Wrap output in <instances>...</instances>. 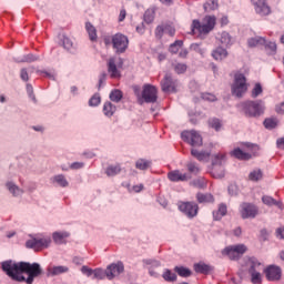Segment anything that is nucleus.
Returning <instances> with one entry per match:
<instances>
[{"mask_svg": "<svg viewBox=\"0 0 284 284\" xmlns=\"http://www.w3.org/2000/svg\"><path fill=\"white\" fill-rule=\"evenodd\" d=\"M1 270L11 278L18 283L32 284L34 278L43 274V268L39 263L29 262H16L8 260L1 263Z\"/></svg>", "mask_w": 284, "mask_h": 284, "instance_id": "obj_1", "label": "nucleus"}, {"mask_svg": "<svg viewBox=\"0 0 284 284\" xmlns=\"http://www.w3.org/2000/svg\"><path fill=\"white\" fill-rule=\"evenodd\" d=\"M214 26H216V17L206 16L203 20V23L199 20H193L192 23V32L193 34H210L212 30H214Z\"/></svg>", "mask_w": 284, "mask_h": 284, "instance_id": "obj_2", "label": "nucleus"}, {"mask_svg": "<svg viewBox=\"0 0 284 284\" xmlns=\"http://www.w3.org/2000/svg\"><path fill=\"white\" fill-rule=\"evenodd\" d=\"M50 243H52V237L38 234L36 236H31V239L26 242V247L34 250V252H41V250L50 247Z\"/></svg>", "mask_w": 284, "mask_h": 284, "instance_id": "obj_3", "label": "nucleus"}, {"mask_svg": "<svg viewBox=\"0 0 284 284\" xmlns=\"http://www.w3.org/2000/svg\"><path fill=\"white\" fill-rule=\"evenodd\" d=\"M231 92L233 97L241 99L245 92H247V79L245 74L237 72L234 74V80L231 85Z\"/></svg>", "mask_w": 284, "mask_h": 284, "instance_id": "obj_4", "label": "nucleus"}, {"mask_svg": "<svg viewBox=\"0 0 284 284\" xmlns=\"http://www.w3.org/2000/svg\"><path fill=\"white\" fill-rule=\"evenodd\" d=\"M256 152H258V145L246 143L243 149L233 150L232 155L240 161H250V159L256 156Z\"/></svg>", "mask_w": 284, "mask_h": 284, "instance_id": "obj_5", "label": "nucleus"}, {"mask_svg": "<svg viewBox=\"0 0 284 284\" xmlns=\"http://www.w3.org/2000/svg\"><path fill=\"white\" fill-rule=\"evenodd\" d=\"M246 267L248 268V274L251 275V282L253 284L262 283L261 270L263 265L256 260V257H247Z\"/></svg>", "mask_w": 284, "mask_h": 284, "instance_id": "obj_6", "label": "nucleus"}, {"mask_svg": "<svg viewBox=\"0 0 284 284\" xmlns=\"http://www.w3.org/2000/svg\"><path fill=\"white\" fill-rule=\"evenodd\" d=\"M245 116H261L265 106L262 101H246L241 104Z\"/></svg>", "mask_w": 284, "mask_h": 284, "instance_id": "obj_7", "label": "nucleus"}, {"mask_svg": "<svg viewBox=\"0 0 284 284\" xmlns=\"http://www.w3.org/2000/svg\"><path fill=\"white\" fill-rule=\"evenodd\" d=\"M247 252V246L245 244H236L227 246L222 251L224 256H229L231 261H239L243 254Z\"/></svg>", "mask_w": 284, "mask_h": 284, "instance_id": "obj_8", "label": "nucleus"}, {"mask_svg": "<svg viewBox=\"0 0 284 284\" xmlns=\"http://www.w3.org/2000/svg\"><path fill=\"white\" fill-rule=\"evenodd\" d=\"M223 161H225V155L215 154L212 160V171L211 174L214 179H223L225 176V169H223Z\"/></svg>", "mask_w": 284, "mask_h": 284, "instance_id": "obj_9", "label": "nucleus"}, {"mask_svg": "<svg viewBox=\"0 0 284 284\" xmlns=\"http://www.w3.org/2000/svg\"><path fill=\"white\" fill-rule=\"evenodd\" d=\"M183 141L192 145V148H201L203 145V136H201L200 132L194 130L192 131H183L181 134Z\"/></svg>", "mask_w": 284, "mask_h": 284, "instance_id": "obj_10", "label": "nucleus"}, {"mask_svg": "<svg viewBox=\"0 0 284 284\" xmlns=\"http://www.w3.org/2000/svg\"><path fill=\"white\" fill-rule=\"evenodd\" d=\"M129 43H130V40H128V37L121 33H116L112 37L113 49L118 54H123V52L128 50Z\"/></svg>", "mask_w": 284, "mask_h": 284, "instance_id": "obj_11", "label": "nucleus"}, {"mask_svg": "<svg viewBox=\"0 0 284 284\" xmlns=\"http://www.w3.org/2000/svg\"><path fill=\"white\" fill-rule=\"evenodd\" d=\"M179 210L189 219H194L199 214V204L194 202H180Z\"/></svg>", "mask_w": 284, "mask_h": 284, "instance_id": "obj_12", "label": "nucleus"}, {"mask_svg": "<svg viewBox=\"0 0 284 284\" xmlns=\"http://www.w3.org/2000/svg\"><path fill=\"white\" fill-rule=\"evenodd\" d=\"M256 14L260 17H267L272 14V8L267 4V0H251Z\"/></svg>", "mask_w": 284, "mask_h": 284, "instance_id": "obj_13", "label": "nucleus"}, {"mask_svg": "<svg viewBox=\"0 0 284 284\" xmlns=\"http://www.w3.org/2000/svg\"><path fill=\"white\" fill-rule=\"evenodd\" d=\"M158 90L156 87L152 84H145L142 91V98L144 99L145 103H156L158 99Z\"/></svg>", "mask_w": 284, "mask_h": 284, "instance_id": "obj_14", "label": "nucleus"}, {"mask_svg": "<svg viewBox=\"0 0 284 284\" xmlns=\"http://www.w3.org/2000/svg\"><path fill=\"white\" fill-rule=\"evenodd\" d=\"M123 272H125V266L122 262L113 263L106 267V278L112 281V278L120 276V274H123Z\"/></svg>", "mask_w": 284, "mask_h": 284, "instance_id": "obj_15", "label": "nucleus"}, {"mask_svg": "<svg viewBox=\"0 0 284 284\" xmlns=\"http://www.w3.org/2000/svg\"><path fill=\"white\" fill-rule=\"evenodd\" d=\"M241 207L242 219H255L258 214V209L251 203H243Z\"/></svg>", "mask_w": 284, "mask_h": 284, "instance_id": "obj_16", "label": "nucleus"}, {"mask_svg": "<svg viewBox=\"0 0 284 284\" xmlns=\"http://www.w3.org/2000/svg\"><path fill=\"white\" fill-rule=\"evenodd\" d=\"M265 276L267 281H281V276L283 272L281 271V267L276 265H270L264 270Z\"/></svg>", "mask_w": 284, "mask_h": 284, "instance_id": "obj_17", "label": "nucleus"}, {"mask_svg": "<svg viewBox=\"0 0 284 284\" xmlns=\"http://www.w3.org/2000/svg\"><path fill=\"white\" fill-rule=\"evenodd\" d=\"M168 178L173 183H179V181H190V179H192V175H190V173H183L180 170H174L169 172Z\"/></svg>", "mask_w": 284, "mask_h": 284, "instance_id": "obj_18", "label": "nucleus"}, {"mask_svg": "<svg viewBox=\"0 0 284 284\" xmlns=\"http://www.w3.org/2000/svg\"><path fill=\"white\" fill-rule=\"evenodd\" d=\"M162 92H176V81L172 77L165 75L161 81Z\"/></svg>", "mask_w": 284, "mask_h": 284, "instance_id": "obj_19", "label": "nucleus"}, {"mask_svg": "<svg viewBox=\"0 0 284 284\" xmlns=\"http://www.w3.org/2000/svg\"><path fill=\"white\" fill-rule=\"evenodd\" d=\"M108 72L111 79H121V71L116 68V59L110 58L108 61Z\"/></svg>", "mask_w": 284, "mask_h": 284, "instance_id": "obj_20", "label": "nucleus"}, {"mask_svg": "<svg viewBox=\"0 0 284 284\" xmlns=\"http://www.w3.org/2000/svg\"><path fill=\"white\" fill-rule=\"evenodd\" d=\"M70 268L68 266H50L47 270V276H59L61 274H68Z\"/></svg>", "mask_w": 284, "mask_h": 284, "instance_id": "obj_21", "label": "nucleus"}, {"mask_svg": "<svg viewBox=\"0 0 284 284\" xmlns=\"http://www.w3.org/2000/svg\"><path fill=\"white\" fill-rule=\"evenodd\" d=\"M217 41H220L221 45L224 48H230L234 41L232 40V36L227 31H222L216 37Z\"/></svg>", "mask_w": 284, "mask_h": 284, "instance_id": "obj_22", "label": "nucleus"}, {"mask_svg": "<svg viewBox=\"0 0 284 284\" xmlns=\"http://www.w3.org/2000/svg\"><path fill=\"white\" fill-rule=\"evenodd\" d=\"M7 190L12 194V196H22L23 190L19 187L14 182H7L6 183Z\"/></svg>", "mask_w": 284, "mask_h": 284, "instance_id": "obj_23", "label": "nucleus"}, {"mask_svg": "<svg viewBox=\"0 0 284 284\" xmlns=\"http://www.w3.org/2000/svg\"><path fill=\"white\" fill-rule=\"evenodd\" d=\"M70 236L68 232H54L52 234V239L57 245H63L65 243V239Z\"/></svg>", "mask_w": 284, "mask_h": 284, "instance_id": "obj_24", "label": "nucleus"}, {"mask_svg": "<svg viewBox=\"0 0 284 284\" xmlns=\"http://www.w3.org/2000/svg\"><path fill=\"white\" fill-rule=\"evenodd\" d=\"M191 154L194 159H197V161H210V152L192 149Z\"/></svg>", "mask_w": 284, "mask_h": 284, "instance_id": "obj_25", "label": "nucleus"}, {"mask_svg": "<svg viewBox=\"0 0 284 284\" xmlns=\"http://www.w3.org/2000/svg\"><path fill=\"white\" fill-rule=\"evenodd\" d=\"M262 202L264 205H267L268 207H272V205H276V207H283V202L276 201L274 197L270 195L262 196Z\"/></svg>", "mask_w": 284, "mask_h": 284, "instance_id": "obj_26", "label": "nucleus"}, {"mask_svg": "<svg viewBox=\"0 0 284 284\" xmlns=\"http://www.w3.org/2000/svg\"><path fill=\"white\" fill-rule=\"evenodd\" d=\"M212 57L215 61H223V59H227V50L219 47L212 52Z\"/></svg>", "mask_w": 284, "mask_h": 284, "instance_id": "obj_27", "label": "nucleus"}, {"mask_svg": "<svg viewBox=\"0 0 284 284\" xmlns=\"http://www.w3.org/2000/svg\"><path fill=\"white\" fill-rule=\"evenodd\" d=\"M52 183H57V185H59V187H68V185H70V183L68 182V179H65V175L63 174H58L54 175L51 179Z\"/></svg>", "mask_w": 284, "mask_h": 284, "instance_id": "obj_28", "label": "nucleus"}, {"mask_svg": "<svg viewBox=\"0 0 284 284\" xmlns=\"http://www.w3.org/2000/svg\"><path fill=\"white\" fill-rule=\"evenodd\" d=\"M194 270L196 272V274H210V271L212 270V266L200 262L194 264Z\"/></svg>", "mask_w": 284, "mask_h": 284, "instance_id": "obj_29", "label": "nucleus"}, {"mask_svg": "<svg viewBox=\"0 0 284 284\" xmlns=\"http://www.w3.org/2000/svg\"><path fill=\"white\" fill-rule=\"evenodd\" d=\"M227 214V205L224 203L220 204L219 210L213 212V219L214 221H221L222 216H225Z\"/></svg>", "mask_w": 284, "mask_h": 284, "instance_id": "obj_30", "label": "nucleus"}, {"mask_svg": "<svg viewBox=\"0 0 284 284\" xmlns=\"http://www.w3.org/2000/svg\"><path fill=\"white\" fill-rule=\"evenodd\" d=\"M196 199L199 203H214V195L210 193H197Z\"/></svg>", "mask_w": 284, "mask_h": 284, "instance_id": "obj_31", "label": "nucleus"}, {"mask_svg": "<svg viewBox=\"0 0 284 284\" xmlns=\"http://www.w3.org/2000/svg\"><path fill=\"white\" fill-rule=\"evenodd\" d=\"M250 48H256L257 45H265L266 40L262 37L251 38L247 41Z\"/></svg>", "mask_w": 284, "mask_h": 284, "instance_id": "obj_32", "label": "nucleus"}, {"mask_svg": "<svg viewBox=\"0 0 284 284\" xmlns=\"http://www.w3.org/2000/svg\"><path fill=\"white\" fill-rule=\"evenodd\" d=\"M174 272H176V274H179V276H182L183 278L192 276V271L184 266H175Z\"/></svg>", "mask_w": 284, "mask_h": 284, "instance_id": "obj_33", "label": "nucleus"}, {"mask_svg": "<svg viewBox=\"0 0 284 284\" xmlns=\"http://www.w3.org/2000/svg\"><path fill=\"white\" fill-rule=\"evenodd\" d=\"M103 112L105 116H113L114 112H116V106H114L112 102H105L103 105Z\"/></svg>", "mask_w": 284, "mask_h": 284, "instance_id": "obj_34", "label": "nucleus"}, {"mask_svg": "<svg viewBox=\"0 0 284 284\" xmlns=\"http://www.w3.org/2000/svg\"><path fill=\"white\" fill-rule=\"evenodd\" d=\"M87 28V32L89 34V39L90 41H97V28H94V26H92V23L87 22L85 24Z\"/></svg>", "mask_w": 284, "mask_h": 284, "instance_id": "obj_35", "label": "nucleus"}, {"mask_svg": "<svg viewBox=\"0 0 284 284\" xmlns=\"http://www.w3.org/2000/svg\"><path fill=\"white\" fill-rule=\"evenodd\" d=\"M121 173V166L119 164L116 165H110L105 170V174L109 176H116V174Z\"/></svg>", "mask_w": 284, "mask_h": 284, "instance_id": "obj_36", "label": "nucleus"}, {"mask_svg": "<svg viewBox=\"0 0 284 284\" xmlns=\"http://www.w3.org/2000/svg\"><path fill=\"white\" fill-rule=\"evenodd\" d=\"M219 8V0H206L204 3L205 12H212V10H216Z\"/></svg>", "mask_w": 284, "mask_h": 284, "instance_id": "obj_37", "label": "nucleus"}, {"mask_svg": "<svg viewBox=\"0 0 284 284\" xmlns=\"http://www.w3.org/2000/svg\"><path fill=\"white\" fill-rule=\"evenodd\" d=\"M209 125L215 130V132H220L221 128H223V122L220 119L213 118L209 120Z\"/></svg>", "mask_w": 284, "mask_h": 284, "instance_id": "obj_38", "label": "nucleus"}, {"mask_svg": "<svg viewBox=\"0 0 284 284\" xmlns=\"http://www.w3.org/2000/svg\"><path fill=\"white\" fill-rule=\"evenodd\" d=\"M172 68L176 74H184V72H187V64L185 63H173Z\"/></svg>", "mask_w": 284, "mask_h": 284, "instance_id": "obj_39", "label": "nucleus"}, {"mask_svg": "<svg viewBox=\"0 0 284 284\" xmlns=\"http://www.w3.org/2000/svg\"><path fill=\"white\" fill-rule=\"evenodd\" d=\"M276 125H278V120L276 118H270L264 120V128H266V130H274Z\"/></svg>", "mask_w": 284, "mask_h": 284, "instance_id": "obj_40", "label": "nucleus"}, {"mask_svg": "<svg viewBox=\"0 0 284 284\" xmlns=\"http://www.w3.org/2000/svg\"><path fill=\"white\" fill-rule=\"evenodd\" d=\"M151 165H152V162L144 159H140L135 163V168L138 170H148Z\"/></svg>", "mask_w": 284, "mask_h": 284, "instance_id": "obj_41", "label": "nucleus"}, {"mask_svg": "<svg viewBox=\"0 0 284 284\" xmlns=\"http://www.w3.org/2000/svg\"><path fill=\"white\" fill-rule=\"evenodd\" d=\"M110 99L114 102V103H119V101H121L123 99V92H121V90L115 89L110 93Z\"/></svg>", "mask_w": 284, "mask_h": 284, "instance_id": "obj_42", "label": "nucleus"}, {"mask_svg": "<svg viewBox=\"0 0 284 284\" xmlns=\"http://www.w3.org/2000/svg\"><path fill=\"white\" fill-rule=\"evenodd\" d=\"M34 61H39V57L32 53L24 55L21 60H18L19 63H32Z\"/></svg>", "mask_w": 284, "mask_h": 284, "instance_id": "obj_43", "label": "nucleus"}, {"mask_svg": "<svg viewBox=\"0 0 284 284\" xmlns=\"http://www.w3.org/2000/svg\"><path fill=\"white\" fill-rule=\"evenodd\" d=\"M182 47H183V42L181 40H176L174 43L170 45L169 51L172 54H176V52H179V50H181Z\"/></svg>", "mask_w": 284, "mask_h": 284, "instance_id": "obj_44", "label": "nucleus"}, {"mask_svg": "<svg viewBox=\"0 0 284 284\" xmlns=\"http://www.w3.org/2000/svg\"><path fill=\"white\" fill-rule=\"evenodd\" d=\"M108 276L106 271H103V268H95L93 270V278H98V281H103Z\"/></svg>", "mask_w": 284, "mask_h": 284, "instance_id": "obj_45", "label": "nucleus"}, {"mask_svg": "<svg viewBox=\"0 0 284 284\" xmlns=\"http://www.w3.org/2000/svg\"><path fill=\"white\" fill-rule=\"evenodd\" d=\"M250 181H261L263 179V172L261 170H255L248 175Z\"/></svg>", "mask_w": 284, "mask_h": 284, "instance_id": "obj_46", "label": "nucleus"}, {"mask_svg": "<svg viewBox=\"0 0 284 284\" xmlns=\"http://www.w3.org/2000/svg\"><path fill=\"white\" fill-rule=\"evenodd\" d=\"M144 21L145 23H152L154 21V11L152 9H148L144 12Z\"/></svg>", "mask_w": 284, "mask_h": 284, "instance_id": "obj_47", "label": "nucleus"}, {"mask_svg": "<svg viewBox=\"0 0 284 284\" xmlns=\"http://www.w3.org/2000/svg\"><path fill=\"white\" fill-rule=\"evenodd\" d=\"M163 278H164V281H169L170 283H172V282L176 281V275L174 273H172V271L166 270L163 273Z\"/></svg>", "mask_w": 284, "mask_h": 284, "instance_id": "obj_48", "label": "nucleus"}, {"mask_svg": "<svg viewBox=\"0 0 284 284\" xmlns=\"http://www.w3.org/2000/svg\"><path fill=\"white\" fill-rule=\"evenodd\" d=\"M61 41L65 50H71L72 45H74L72 40H70V38H68L67 36H62Z\"/></svg>", "mask_w": 284, "mask_h": 284, "instance_id": "obj_49", "label": "nucleus"}, {"mask_svg": "<svg viewBox=\"0 0 284 284\" xmlns=\"http://www.w3.org/2000/svg\"><path fill=\"white\" fill-rule=\"evenodd\" d=\"M186 168L191 174H199V172H201V168L194 162H190Z\"/></svg>", "mask_w": 284, "mask_h": 284, "instance_id": "obj_50", "label": "nucleus"}, {"mask_svg": "<svg viewBox=\"0 0 284 284\" xmlns=\"http://www.w3.org/2000/svg\"><path fill=\"white\" fill-rule=\"evenodd\" d=\"M262 93H263V87H261V83H256L252 90V98L256 99V97H258Z\"/></svg>", "mask_w": 284, "mask_h": 284, "instance_id": "obj_51", "label": "nucleus"}, {"mask_svg": "<svg viewBox=\"0 0 284 284\" xmlns=\"http://www.w3.org/2000/svg\"><path fill=\"white\" fill-rule=\"evenodd\" d=\"M101 103V97L99 94H94L90 100H89V105L92 108H95Z\"/></svg>", "mask_w": 284, "mask_h": 284, "instance_id": "obj_52", "label": "nucleus"}, {"mask_svg": "<svg viewBox=\"0 0 284 284\" xmlns=\"http://www.w3.org/2000/svg\"><path fill=\"white\" fill-rule=\"evenodd\" d=\"M165 34V24L158 26L155 29V37L161 39Z\"/></svg>", "mask_w": 284, "mask_h": 284, "instance_id": "obj_53", "label": "nucleus"}, {"mask_svg": "<svg viewBox=\"0 0 284 284\" xmlns=\"http://www.w3.org/2000/svg\"><path fill=\"white\" fill-rule=\"evenodd\" d=\"M164 32L169 37H174L176 30L172 26H170V24H164Z\"/></svg>", "mask_w": 284, "mask_h": 284, "instance_id": "obj_54", "label": "nucleus"}, {"mask_svg": "<svg viewBox=\"0 0 284 284\" xmlns=\"http://www.w3.org/2000/svg\"><path fill=\"white\" fill-rule=\"evenodd\" d=\"M229 194L231 196H236V194H239V186L236 184H230L229 185Z\"/></svg>", "mask_w": 284, "mask_h": 284, "instance_id": "obj_55", "label": "nucleus"}, {"mask_svg": "<svg viewBox=\"0 0 284 284\" xmlns=\"http://www.w3.org/2000/svg\"><path fill=\"white\" fill-rule=\"evenodd\" d=\"M81 272L82 274H84L85 276H91L92 274H94V270L88 267L87 265H83L81 267Z\"/></svg>", "mask_w": 284, "mask_h": 284, "instance_id": "obj_56", "label": "nucleus"}, {"mask_svg": "<svg viewBox=\"0 0 284 284\" xmlns=\"http://www.w3.org/2000/svg\"><path fill=\"white\" fill-rule=\"evenodd\" d=\"M202 99L204 101H216V95H214L212 93H203Z\"/></svg>", "mask_w": 284, "mask_h": 284, "instance_id": "obj_57", "label": "nucleus"}, {"mask_svg": "<svg viewBox=\"0 0 284 284\" xmlns=\"http://www.w3.org/2000/svg\"><path fill=\"white\" fill-rule=\"evenodd\" d=\"M266 50H270V52H276V42H265Z\"/></svg>", "mask_w": 284, "mask_h": 284, "instance_id": "obj_58", "label": "nucleus"}, {"mask_svg": "<svg viewBox=\"0 0 284 284\" xmlns=\"http://www.w3.org/2000/svg\"><path fill=\"white\" fill-rule=\"evenodd\" d=\"M27 93L32 101H36L37 98H34V89H32V84H27Z\"/></svg>", "mask_w": 284, "mask_h": 284, "instance_id": "obj_59", "label": "nucleus"}, {"mask_svg": "<svg viewBox=\"0 0 284 284\" xmlns=\"http://www.w3.org/2000/svg\"><path fill=\"white\" fill-rule=\"evenodd\" d=\"M83 162H73L70 164V169L71 170H81V168H83Z\"/></svg>", "mask_w": 284, "mask_h": 284, "instance_id": "obj_60", "label": "nucleus"}, {"mask_svg": "<svg viewBox=\"0 0 284 284\" xmlns=\"http://www.w3.org/2000/svg\"><path fill=\"white\" fill-rule=\"evenodd\" d=\"M37 73H38V74H43V75L47 77L48 79L54 80V73H50V72H48V71H41V70H38Z\"/></svg>", "mask_w": 284, "mask_h": 284, "instance_id": "obj_61", "label": "nucleus"}, {"mask_svg": "<svg viewBox=\"0 0 284 284\" xmlns=\"http://www.w3.org/2000/svg\"><path fill=\"white\" fill-rule=\"evenodd\" d=\"M20 77H21L22 81H29V79H30L28 75V70H26V69L21 70Z\"/></svg>", "mask_w": 284, "mask_h": 284, "instance_id": "obj_62", "label": "nucleus"}, {"mask_svg": "<svg viewBox=\"0 0 284 284\" xmlns=\"http://www.w3.org/2000/svg\"><path fill=\"white\" fill-rule=\"evenodd\" d=\"M276 145L280 150H284V138L277 139Z\"/></svg>", "mask_w": 284, "mask_h": 284, "instance_id": "obj_63", "label": "nucleus"}, {"mask_svg": "<svg viewBox=\"0 0 284 284\" xmlns=\"http://www.w3.org/2000/svg\"><path fill=\"white\" fill-rule=\"evenodd\" d=\"M277 239H284V227H280L276 230Z\"/></svg>", "mask_w": 284, "mask_h": 284, "instance_id": "obj_64", "label": "nucleus"}]
</instances>
